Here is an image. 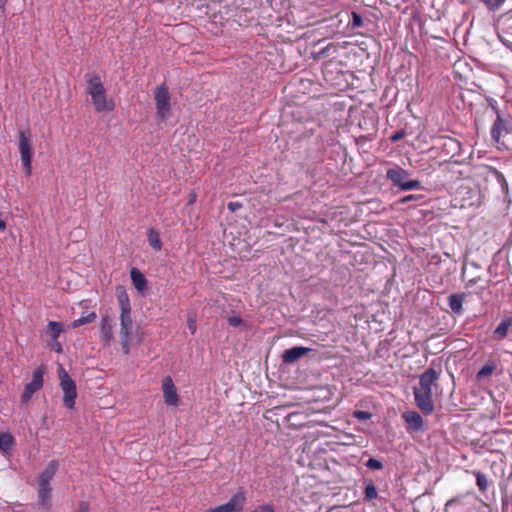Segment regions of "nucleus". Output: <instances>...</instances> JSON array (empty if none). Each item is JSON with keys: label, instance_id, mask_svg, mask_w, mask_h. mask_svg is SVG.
I'll use <instances>...</instances> for the list:
<instances>
[{"label": "nucleus", "instance_id": "41", "mask_svg": "<svg viewBox=\"0 0 512 512\" xmlns=\"http://www.w3.org/2000/svg\"><path fill=\"white\" fill-rule=\"evenodd\" d=\"M187 325H188V328H189L190 332L192 334H194L196 332V321H195V319L189 318Z\"/></svg>", "mask_w": 512, "mask_h": 512}, {"label": "nucleus", "instance_id": "2", "mask_svg": "<svg viewBox=\"0 0 512 512\" xmlns=\"http://www.w3.org/2000/svg\"><path fill=\"white\" fill-rule=\"evenodd\" d=\"M18 149L20 152L21 162L26 171V175L30 176L32 171V146L31 133L29 130H19L18 132Z\"/></svg>", "mask_w": 512, "mask_h": 512}, {"label": "nucleus", "instance_id": "9", "mask_svg": "<svg viewBox=\"0 0 512 512\" xmlns=\"http://www.w3.org/2000/svg\"><path fill=\"white\" fill-rule=\"evenodd\" d=\"M245 502V495L242 492L236 493L225 504L216 508L209 509L206 512H240Z\"/></svg>", "mask_w": 512, "mask_h": 512}, {"label": "nucleus", "instance_id": "34", "mask_svg": "<svg viewBox=\"0 0 512 512\" xmlns=\"http://www.w3.org/2000/svg\"><path fill=\"white\" fill-rule=\"evenodd\" d=\"M363 24V20H362V17L356 13V12H352V22H351V26L353 28H358V27H361Z\"/></svg>", "mask_w": 512, "mask_h": 512}, {"label": "nucleus", "instance_id": "12", "mask_svg": "<svg viewBox=\"0 0 512 512\" xmlns=\"http://www.w3.org/2000/svg\"><path fill=\"white\" fill-rule=\"evenodd\" d=\"M163 396L165 403L170 406H175L178 403V394L175 385L170 377L163 380Z\"/></svg>", "mask_w": 512, "mask_h": 512}, {"label": "nucleus", "instance_id": "36", "mask_svg": "<svg viewBox=\"0 0 512 512\" xmlns=\"http://www.w3.org/2000/svg\"><path fill=\"white\" fill-rule=\"evenodd\" d=\"M243 320L239 316H231L228 318V323L233 327H238L242 324Z\"/></svg>", "mask_w": 512, "mask_h": 512}, {"label": "nucleus", "instance_id": "35", "mask_svg": "<svg viewBox=\"0 0 512 512\" xmlns=\"http://www.w3.org/2000/svg\"><path fill=\"white\" fill-rule=\"evenodd\" d=\"M354 417L358 420H368L371 417V414L367 411L358 410L354 412Z\"/></svg>", "mask_w": 512, "mask_h": 512}, {"label": "nucleus", "instance_id": "49", "mask_svg": "<svg viewBox=\"0 0 512 512\" xmlns=\"http://www.w3.org/2000/svg\"><path fill=\"white\" fill-rule=\"evenodd\" d=\"M512 2V0H510Z\"/></svg>", "mask_w": 512, "mask_h": 512}, {"label": "nucleus", "instance_id": "24", "mask_svg": "<svg viewBox=\"0 0 512 512\" xmlns=\"http://www.w3.org/2000/svg\"><path fill=\"white\" fill-rule=\"evenodd\" d=\"M472 473L476 478V485L478 486L479 490L485 492L489 486V481L486 475L478 470H474Z\"/></svg>", "mask_w": 512, "mask_h": 512}, {"label": "nucleus", "instance_id": "29", "mask_svg": "<svg viewBox=\"0 0 512 512\" xmlns=\"http://www.w3.org/2000/svg\"><path fill=\"white\" fill-rule=\"evenodd\" d=\"M421 187V182L416 179L406 180V183H403L401 191H409L415 190Z\"/></svg>", "mask_w": 512, "mask_h": 512}, {"label": "nucleus", "instance_id": "4", "mask_svg": "<svg viewBox=\"0 0 512 512\" xmlns=\"http://www.w3.org/2000/svg\"><path fill=\"white\" fill-rule=\"evenodd\" d=\"M58 373L60 386L64 393L63 403L67 408L72 409L75 405V399L77 397L76 384L63 367L60 366Z\"/></svg>", "mask_w": 512, "mask_h": 512}, {"label": "nucleus", "instance_id": "46", "mask_svg": "<svg viewBox=\"0 0 512 512\" xmlns=\"http://www.w3.org/2000/svg\"><path fill=\"white\" fill-rule=\"evenodd\" d=\"M7 2H8V0H0V8L2 10L5 9V6H6Z\"/></svg>", "mask_w": 512, "mask_h": 512}, {"label": "nucleus", "instance_id": "10", "mask_svg": "<svg viewBox=\"0 0 512 512\" xmlns=\"http://www.w3.org/2000/svg\"><path fill=\"white\" fill-rule=\"evenodd\" d=\"M480 174L487 180L488 179L495 180L500 185L501 190L504 193H507L508 183H507L504 175L500 171H498L496 168H493L491 166H484L481 169Z\"/></svg>", "mask_w": 512, "mask_h": 512}, {"label": "nucleus", "instance_id": "33", "mask_svg": "<svg viewBox=\"0 0 512 512\" xmlns=\"http://www.w3.org/2000/svg\"><path fill=\"white\" fill-rule=\"evenodd\" d=\"M423 198L422 195H415V194H410V195H407V196H404L402 198H400L398 200V204H406L410 201H418V200H421Z\"/></svg>", "mask_w": 512, "mask_h": 512}, {"label": "nucleus", "instance_id": "11", "mask_svg": "<svg viewBox=\"0 0 512 512\" xmlns=\"http://www.w3.org/2000/svg\"><path fill=\"white\" fill-rule=\"evenodd\" d=\"M408 176V171L398 166L390 168L386 171V178L400 190L402 189L403 183H406Z\"/></svg>", "mask_w": 512, "mask_h": 512}, {"label": "nucleus", "instance_id": "3", "mask_svg": "<svg viewBox=\"0 0 512 512\" xmlns=\"http://www.w3.org/2000/svg\"><path fill=\"white\" fill-rule=\"evenodd\" d=\"M492 109L496 113V119L491 128V137L497 145H500L501 137L512 132V118L509 115H502L495 106H492Z\"/></svg>", "mask_w": 512, "mask_h": 512}, {"label": "nucleus", "instance_id": "21", "mask_svg": "<svg viewBox=\"0 0 512 512\" xmlns=\"http://www.w3.org/2000/svg\"><path fill=\"white\" fill-rule=\"evenodd\" d=\"M512 326V319L511 318H506V319H503L499 324L498 326L496 327V329L494 330V336L495 338L497 339H503L506 335H507V332L509 330V328Z\"/></svg>", "mask_w": 512, "mask_h": 512}, {"label": "nucleus", "instance_id": "40", "mask_svg": "<svg viewBox=\"0 0 512 512\" xmlns=\"http://www.w3.org/2000/svg\"><path fill=\"white\" fill-rule=\"evenodd\" d=\"M253 512H274V510L269 505H262L257 507Z\"/></svg>", "mask_w": 512, "mask_h": 512}, {"label": "nucleus", "instance_id": "16", "mask_svg": "<svg viewBox=\"0 0 512 512\" xmlns=\"http://www.w3.org/2000/svg\"><path fill=\"white\" fill-rule=\"evenodd\" d=\"M402 417L411 430L419 431L422 429L423 419L419 413L415 411H406L402 414Z\"/></svg>", "mask_w": 512, "mask_h": 512}, {"label": "nucleus", "instance_id": "39", "mask_svg": "<svg viewBox=\"0 0 512 512\" xmlns=\"http://www.w3.org/2000/svg\"><path fill=\"white\" fill-rule=\"evenodd\" d=\"M227 208L231 212H236L237 210L242 208V204L240 202H229L228 205H227Z\"/></svg>", "mask_w": 512, "mask_h": 512}, {"label": "nucleus", "instance_id": "7", "mask_svg": "<svg viewBox=\"0 0 512 512\" xmlns=\"http://www.w3.org/2000/svg\"><path fill=\"white\" fill-rule=\"evenodd\" d=\"M414 398L417 407L425 414L429 415L434 411L432 392L414 388Z\"/></svg>", "mask_w": 512, "mask_h": 512}, {"label": "nucleus", "instance_id": "45", "mask_svg": "<svg viewBox=\"0 0 512 512\" xmlns=\"http://www.w3.org/2000/svg\"><path fill=\"white\" fill-rule=\"evenodd\" d=\"M477 281H478V278L470 279V280L467 282L466 286H467V287H471V286H473L474 284H476V283H477Z\"/></svg>", "mask_w": 512, "mask_h": 512}, {"label": "nucleus", "instance_id": "1", "mask_svg": "<svg viewBox=\"0 0 512 512\" xmlns=\"http://www.w3.org/2000/svg\"><path fill=\"white\" fill-rule=\"evenodd\" d=\"M87 93L91 96L93 105L98 112L110 111L113 109V103L106 98V91L97 74H86Z\"/></svg>", "mask_w": 512, "mask_h": 512}, {"label": "nucleus", "instance_id": "31", "mask_svg": "<svg viewBox=\"0 0 512 512\" xmlns=\"http://www.w3.org/2000/svg\"><path fill=\"white\" fill-rule=\"evenodd\" d=\"M365 466L371 470H381L383 468L382 462L375 458L368 459Z\"/></svg>", "mask_w": 512, "mask_h": 512}, {"label": "nucleus", "instance_id": "27", "mask_svg": "<svg viewBox=\"0 0 512 512\" xmlns=\"http://www.w3.org/2000/svg\"><path fill=\"white\" fill-rule=\"evenodd\" d=\"M96 318V314L94 312H91L90 314H88L86 317H81V318H78L76 320H74L72 322V327L73 328H77L81 325H84V324H87V323H91L95 320Z\"/></svg>", "mask_w": 512, "mask_h": 512}, {"label": "nucleus", "instance_id": "37", "mask_svg": "<svg viewBox=\"0 0 512 512\" xmlns=\"http://www.w3.org/2000/svg\"><path fill=\"white\" fill-rule=\"evenodd\" d=\"M512 19V15H510L509 13L507 14H503L499 17L498 19V23L502 26H506L508 25V22Z\"/></svg>", "mask_w": 512, "mask_h": 512}, {"label": "nucleus", "instance_id": "23", "mask_svg": "<svg viewBox=\"0 0 512 512\" xmlns=\"http://www.w3.org/2000/svg\"><path fill=\"white\" fill-rule=\"evenodd\" d=\"M147 239H148V243L149 245L155 250V251H159L161 250L162 248V242H161V239H160V235L159 233L153 229V228H150L147 232Z\"/></svg>", "mask_w": 512, "mask_h": 512}, {"label": "nucleus", "instance_id": "19", "mask_svg": "<svg viewBox=\"0 0 512 512\" xmlns=\"http://www.w3.org/2000/svg\"><path fill=\"white\" fill-rule=\"evenodd\" d=\"M58 469V463L56 461H50L46 468L38 477V482L50 483Z\"/></svg>", "mask_w": 512, "mask_h": 512}, {"label": "nucleus", "instance_id": "32", "mask_svg": "<svg viewBox=\"0 0 512 512\" xmlns=\"http://www.w3.org/2000/svg\"><path fill=\"white\" fill-rule=\"evenodd\" d=\"M490 10L499 9L505 0H481Z\"/></svg>", "mask_w": 512, "mask_h": 512}, {"label": "nucleus", "instance_id": "30", "mask_svg": "<svg viewBox=\"0 0 512 512\" xmlns=\"http://www.w3.org/2000/svg\"><path fill=\"white\" fill-rule=\"evenodd\" d=\"M51 491H38L39 502L46 508L50 506Z\"/></svg>", "mask_w": 512, "mask_h": 512}, {"label": "nucleus", "instance_id": "25", "mask_svg": "<svg viewBox=\"0 0 512 512\" xmlns=\"http://www.w3.org/2000/svg\"><path fill=\"white\" fill-rule=\"evenodd\" d=\"M378 497L377 489L372 481H369L365 485L364 499L366 501H373Z\"/></svg>", "mask_w": 512, "mask_h": 512}, {"label": "nucleus", "instance_id": "28", "mask_svg": "<svg viewBox=\"0 0 512 512\" xmlns=\"http://www.w3.org/2000/svg\"><path fill=\"white\" fill-rule=\"evenodd\" d=\"M495 369L493 364L484 365L477 373V379H483L489 377Z\"/></svg>", "mask_w": 512, "mask_h": 512}, {"label": "nucleus", "instance_id": "14", "mask_svg": "<svg viewBox=\"0 0 512 512\" xmlns=\"http://www.w3.org/2000/svg\"><path fill=\"white\" fill-rule=\"evenodd\" d=\"M310 351H311V349L307 348V347H300V346L292 347V348L286 349L283 352L282 360L284 363H287V364L294 363L301 357L307 355Z\"/></svg>", "mask_w": 512, "mask_h": 512}, {"label": "nucleus", "instance_id": "5", "mask_svg": "<svg viewBox=\"0 0 512 512\" xmlns=\"http://www.w3.org/2000/svg\"><path fill=\"white\" fill-rule=\"evenodd\" d=\"M134 333V322L131 313H120L119 337L124 354L130 352V342Z\"/></svg>", "mask_w": 512, "mask_h": 512}, {"label": "nucleus", "instance_id": "13", "mask_svg": "<svg viewBox=\"0 0 512 512\" xmlns=\"http://www.w3.org/2000/svg\"><path fill=\"white\" fill-rule=\"evenodd\" d=\"M439 379V373L433 368L427 369L423 374H421L419 379V386L421 390L432 392V386Z\"/></svg>", "mask_w": 512, "mask_h": 512}, {"label": "nucleus", "instance_id": "20", "mask_svg": "<svg viewBox=\"0 0 512 512\" xmlns=\"http://www.w3.org/2000/svg\"><path fill=\"white\" fill-rule=\"evenodd\" d=\"M117 299L120 305L121 313H131V305L128 294L122 288H118Z\"/></svg>", "mask_w": 512, "mask_h": 512}, {"label": "nucleus", "instance_id": "22", "mask_svg": "<svg viewBox=\"0 0 512 512\" xmlns=\"http://www.w3.org/2000/svg\"><path fill=\"white\" fill-rule=\"evenodd\" d=\"M14 445V437L10 433H0V450L3 453H9L12 446Z\"/></svg>", "mask_w": 512, "mask_h": 512}, {"label": "nucleus", "instance_id": "42", "mask_svg": "<svg viewBox=\"0 0 512 512\" xmlns=\"http://www.w3.org/2000/svg\"><path fill=\"white\" fill-rule=\"evenodd\" d=\"M38 491H51L50 483L38 482Z\"/></svg>", "mask_w": 512, "mask_h": 512}, {"label": "nucleus", "instance_id": "18", "mask_svg": "<svg viewBox=\"0 0 512 512\" xmlns=\"http://www.w3.org/2000/svg\"><path fill=\"white\" fill-rule=\"evenodd\" d=\"M130 276L134 287L139 292H143L147 287V280L145 276L137 268L131 269Z\"/></svg>", "mask_w": 512, "mask_h": 512}, {"label": "nucleus", "instance_id": "6", "mask_svg": "<svg viewBox=\"0 0 512 512\" xmlns=\"http://www.w3.org/2000/svg\"><path fill=\"white\" fill-rule=\"evenodd\" d=\"M154 98L156 102L157 117L161 120L166 119L170 113V95L165 84L157 87Z\"/></svg>", "mask_w": 512, "mask_h": 512}, {"label": "nucleus", "instance_id": "47", "mask_svg": "<svg viewBox=\"0 0 512 512\" xmlns=\"http://www.w3.org/2000/svg\"><path fill=\"white\" fill-rule=\"evenodd\" d=\"M5 228H6V224H5V222H4L3 220H1V219H0V231L5 230Z\"/></svg>", "mask_w": 512, "mask_h": 512}, {"label": "nucleus", "instance_id": "17", "mask_svg": "<svg viewBox=\"0 0 512 512\" xmlns=\"http://www.w3.org/2000/svg\"><path fill=\"white\" fill-rule=\"evenodd\" d=\"M466 299L465 293H455L448 297V304L452 312L456 315H460L463 312V302Z\"/></svg>", "mask_w": 512, "mask_h": 512}, {"label": "nucleus", "instance_id": "43", "mask_svg": "<svg viewBox=\"0 0 512 512\" xmlns=\"http://www.w3.org/2000/svg\"><path fill=\"white\" fill-rule=\"evenodd\" d=\"M78 512H89V505L86 502H80Z\"/></svg>", "mask_w": 512, "mask_h": 512}, {"label": "nucleus", "instance_id": "15", "mask_svg": "<svg viewBox=\"0 0 512 512\" xmlns=\"http://www.w3.org/2000/svg\"><path fill=\"white\" fill-rule=\"evenodd\" d=\"M100 339L104 345H109L113 339V323L108 315L101 319Z\"/></svg>", "mask_w": 512, "mask_h": 512}, {"label": "nucleus", "instance_id": "8", "mask_svg": "<svg viewBox=\"0 0 512 512\" xmlns=\"http://www.w3.org/2000/svg\"><path fill=\"white\" fill-rule=\"evenodd\" d=\"M43 386V371L37 368L33 372L32 381L25 385L24 391L21 395V401L27 403L33 394Z\"/></svg>", "mask_w": 512, "mask_h": 512}, {"label": "nucleus", "instance_id": "38", "mask_svg": "<svg viewBox=\"0 0 512 512\" xmlns=\"http://www.w3.org/2000/svg\"><path fill=\"white\" fill-rule=\"evenodd\" d=\"M404 136H405V131L399 130L391 135L390 140L392 142H397V141L401 140Z\"/></svg>", "mask_w": 512, "mask_h": 512}, {"label": "nucleus", "instance_id": "48", "mask_svg": "<svg viewBox=\"0 0 512 512\" xmlns=\"http://www.w3.org/2000/svg\"><path fill=\"white\" fill-rule=\"evenodd\" d=\"M330 46H331V44H330V45H328L325 49H323V50H322V53H325V52L329 49V47H330Z\"/></svg>", "mask_w": 512, "mask_h": 512}, {"label": "nucleus", "instance_id": "26", "mask_svg": "<svg viewBox=\"0 0 512 512\" xmlns=\"http://www.w3.org/2000/svg\"><path fill=\"white\" fill-rule=\"evenodd\" d=\"M48 331L53 340H56L62 332L61 324L58 322L50 321L48 324Z\"/></svg>", "mask_w": 512, "mask_h": 512}, {"label": "nucleus", "instance_id": "44", "mask_svg": "<svg viewBox=\"0 0 512 512\" xmlns=\"http://www.w3.org/2000/svg\"><path fill=\"white\" fill-rule=\"evenodd\" d=\"M472 194H473V196L477 197V199H476V200H471V201L468 203V205H470V206H471V205H478V204H479V195H478V193H477V192L472 191ZM470 199H472V197H470Z\"/></svg>", "mask_w": 512, "mask_h": 512}]
</instances>
